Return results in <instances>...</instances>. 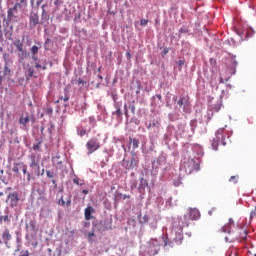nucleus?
<instances>
[{"label":"nucleus","instance_id":"f257e3e1","mask_svg":"<svg viewBox=\"0 0 256 256\" xmlns=\"http://www.w3.org/2000/svg\"><path fill=\"white\" fill-rule=\"evenodd\" d=\"M222 233H228V237H225L228 243H235V241H246L247 240V228L243 222H238L235 226V221L233 218H230L228 225H225L221 228Z\"/></svg>","mask_w":256,"mask_h":256},{"label":"nucleus","instance_id":"f03ea898","mask_svg":"<svg viewBox=\"0 0 256 256\" xmlns=\"http://www.w3.org/2000/svg\"><path fill=\"white\" fill-rule=\"evenodd\" d=\"M31 163L29 164V170H28V178L27 181H35L37 177H41V175L45 174V169H42L41 172V166L39 165V162L35 159V155L30 156Z\"/></svg>","mask_w":256,"mask_h":256},{"label":"nucleus","instance_id":"7ed1b4c3","mask_svg":"<svg viewBox=\"0 0 256 256\" xmlns=\"http://www.w3.org/2000/svg\"><path fill=\"white\" fill-rule=\"evenodd\" d=\"M173 101L179 105V107H183L184 113H190L191 112V101L189 95H184L177 100V96L173 97Z\"/></svg>","mask_w":256,"mask_h":256},{"label":"nucleus","instance_id":"20e7f679","mask_svg":"<svg viewBox=\"0 0 256 256\" xmlns=\"http://www.w3.org/2000/svg\"><path fill=\"white\" fill-rule=\"evenodd\" d=\"M100 147H101V144L99 143V139H97V138H91L86 143L88 155L95 153V151H97Z\"/></svg>","mask_w":256,"mask_h":256},{"label":"nucleus","instance_id":"39448f33","mask_svg":"<svg viewBox=\"0 0 256 256\" xmlns=\"http://www.w3.org/2000/svg\"><path fill=\"white\" fill-rule=\"evenodd\" d=\"M161 248V244H159L158 239H151L148 243V253L150 255H157L159 253V249Z\"/></svg>","mask_w":256,"mask_h":256},{"label":"nucleus","instance_id":"423d86ee","mask_svg":"<svg viewBox=\"0 0 256 256\" xmlns=\"http://www.w3.org/2000/svg\"><path fill=\"white\" fill-rule=\"evenodd\" d=\"M6 201L9 203L11 209H15V207H18L19 205V201H20L19 193L17 192L9 193Z\"/></svg>","mask_w":256,"mask_h":256},{"label":"nucleus","instance_id":"0eeeda50","mask_svg":"<svg viewBox=\"0 0 256 256\" xmlns=\"http://www.w3.org/2000/svg\"><path fill=\"white\" fill-rule=\"evenodd\" d=\"M223 133H225L224 129H220L216 133V138L212 142V147L214 151H217V147H219V143H223L225 141V136H223Z\"/></svg>","mask_w":256,"mask_h":256},{"label":"nucleus","instance_id":"6e6552de","mask_svg":"<svg viewBox=\"0 0 256 256\" xmlns=\"http://www.w3.org/2000/svg\"><path fill=\"white\" fill-rule=\"evenodd\" d=\"M122 165L128 171H131L132 169H135V167H137V165H139V161H137V158H135V156H133L130 161L129 160H123Z\"/></svg>","mask_w":256,"mask_h":256},{"label":"nucleus","instance_id":"1a4fd4ad","mask_svg":"<svg viewBox=\"0 0 256 256\" xmlns=\"http://www.w3.org/2000/svg\"><path fill=\"white\" fill-rule=\"evenodd\" d=\"M30 27H37L39 25V15L37 13L31 12L29 16Z\"/></svg>","mask_w":256,"mask_h":256},{"label":"nucleus","instance_id":"9d476101","mask_svg":"<svg viewBox=\"0 0 256 256\" xmlns=\"http://www.w3.org/2000/svg\"><path fill=\"white\" fill-rule=\"evenodd\" d=\"M92 213H95V208H93L92 206H88L87 208H85L84 217L86 221H91V219H93V215H91Z\"/></svg>","mask_w":256,"mask_h":256},{"label":"nucleus","instance_id":"9b49d317","mask_svg":"<svg viewBox=\"0 0 256 256\" xmlns=\"http://www.w3.org/2000/svg\"><path fill=\"white\" fill-rule=\"evenodd\" d=\"M2 241L5 243V245L9 244V241H11V233L9 232V229H5L2 233Z\"/></svg>","mask_w":256,"mask_h":256},{"label":"nucleus","instance_id":"f8f14e48","mask_svg":"<svg viewBox=\"0 0 256 256\" xmlns=\"http://www.w3.org/2000/svg\"><path fill=\"white\" fill-rule=\"evenodd\" d=\"M189 217L192 221H197L201 217V213L197 209H190Z\"/></svg>","mask_w":256,"mask_h":256},{"label":"nucleus","instance_id":"ddd939ff","mask_svg":"<svg viewBox=\"0 0 256 256\" xmlns=\"http://www.w3.org/2000/svg\"><path fill=\"white\" fill-rule=\"evenodd\" d=\"M16 13L12 12L11 10L7 11V21L8 23H17V16Z\"/></svg>","mask_w":256,"mask_h":256},{"label":"nucleus","instance_id":"4468645a","mask_svg":"<svg viewBox=\"0 0 256 256\" xmlns=\"http://www.w3.org/2000/svg\"><path fill=\"white\" fill-rule=\"evenodd\" d=\"M102 225H103V231H107L109 229H111L112 225H113V222L109 219H105L103 222H102Z\"/></svg>","mask_w":256,"mask_h":256},{"label":"nucleus","instance_id":"2eb2a0df","mask_svg":"<svg viewBox=\"0 0 256 256\" xmlns=\"http://www.w3.org/2000/svg\"><path fill=\"white\" fill-rule=\"evenodd\" d=\"M32 59H33V61L36 62V64H35L36 69H43V70L47 69V66L42 67L41 64H39V62H38L39 58H37V56L35 54L32 55Z\"/></svg>","mask_w":256,"mask_h":256},{"label":"nucleus","instance_id":"dca6fc26","mask_svg":"<svg viewBox=\"0 0 256 256\" xmlns=\"http://www.w3.org/2000/svg\"><path fill=\"white\" fill-rule=\"evenodd\" d=\"M14 46L16 47V49H18L20 53H23V42H21L20 39L14 41Z\"/></svg>","mask_w":256,"mask_h":256},{"label":"nucleus","instance_id":"f3484780","mask_svg":"<svg viewBox=\"0 0 256 256\" xmlns=\"http://www.w3.org/2000/svg\"><path fill=\"white\" fill-rule=\"evenodd\" d=\"M3 223H11V220L9 219V215H4V216H1V212H0V225H3Z\"/></svg>","mask_w":256,"mask_h":256},{"label":"nucleus","instance_id":"a211bd4d","mask_svg":"<svg viewBox=\"0 0 256 256\" xmlns=\"http://www.w3.org/2000/svg\"><path fill=\"white\" fill-rule=\"evenodd\" d=\"M18 9H21V3H16L14 7L8 9V11H11L12 13H18Z\"/></svg>","mask_w":256,"mask_h":256},{"label":"nucleus","instance_id":"6ab92c4d","mask_svg":"<svg viewBox=\"0 0 256 256\" xmlns=\"http://www.w3.org/2000/svg\"><path fill=\"white\" fill-rule=\"evenodd\" d=\"M23 162L14 164L12 171L13 173H19V170L21 169V165H23Z\"/></svg>","mask_w":256,"mask_h":256},{"label":"nucleus","instance_id":"aec40b11","mask_svg":"<svg viewBox=\"0 0 256 256\" xmlns=\"http://www.w3.org/2000/svg\"><path fill=\"white\" fill-rule=\"evenodd\" d=\"M148 186H149V183L147 182V180H145V178H141L139 189H145V187H148Z\"/></svg>","mask_w":256,"mask_h":256},{"label":"nucleus","instance_id":"412c9836","mask_svg":"<svg viewBox=\"0 0 256 256\" xmlns=\"http://www.w3.org/2000/svg\"><path fill=\"white\" fill-rule=\"evenodd\" d=\"M175 243H177V245H181V243H183V234H178L175 239H174Z\"/></svg>","mask_w":256,"mask_h":256},{"label":"nucleus","instance_id":"4be33fe9","mask_svg":"<svg viewBox=\"0 0 256 256\" xmlns=\"http://www.w3.org/2000/svg\"><path fill=\"white\" fill-rule=\"evenodd\" d=\"M19 123H20V125H24V127H25V125H27V123H29V118H28V116H26V117H20V119H19Z\"/></svg>","mask_w":256,"mask_h":256},{"label":"nucleus","instance_id":"5701e85b","mask_svg":"<svg viewBox=\"0 0 256 256\" xmlns=\"http://www.w3.org/2000/svg\"><path fill=\"white\" fill-rule=\"evenodd\" d=\"M130 141L132 143L133 149H137L139 147V139H137V138L132 139L130 137Z\"/></svg>","mask_w":256,"mask_h":256},{"label":"nucleus","instance_id":"b1692460","mask_svg":"<svg viewBox=\"0 0 256 256\" xmlns=\"http://www.w3.org/2000/svg\"><path fill=\"white\" fill-rule=\"evenodd\" d=\"M21 169H22L23 175L26 176V179H28L29 170H27V165H25V163L21 164Z\"/></svg>","mask_w":256,"mask_h":256},{"label":"nucleus","instance_id":"393cba45","mask_svg":"<svg viewBox=\"0 0 256 256\" xmlns=\"http://www.w3.org/2000/svg\"><path fill=\"white\" fill-rule=\"evenodd\" d=\"M149 221V215H144L142 218H140V224L145 225Z\"/></svg>","mask_w":256,"mask_h":256},{"label":"nucleus","instance_id":"a878e982","mask_svg":"<svg viewBox=\"0 0 256 256\" xmlns=\"http://www.w3.org/2000/svg\"><path fill=\"white\" fill-rule=\"evenodd\" d=\"M31 53L32 55H37L39 53V46H32Z\"/></svg>","mask_w":256,"mask_h":256},{"label":"nucleus","instance_id":"bb28decb","mask_svg":"<svg viewBox=\"0 0 256 256\" xmlns=\"http://www.w3.org/2000/svg\"><path fill=\"white\" fill-rule=\"evenodd\" d=\"M78 135H80V137H84V135H87V130L86 129L78 130Z\"/></svg>","mask_w":256,"mask_h":256},{"label":"nucleus","instance_id":"cd10ccee","mask_svg":"<svg viewBox=\"0 0 256 256\" xmlns=\"http://www.w3.org/2000/svg\"><path fill=\"white\" fill-rule=\"evenodd\" d=\"M73 183L75 184V185H80L81 187H83V185H85V183L84 182H79V178H74L73 179Z\"/></svg>","mask_w":256,"mask_h":256},{"label":"nucleus","instance_id":"c85d7f7f","mask_svg":"<svg viewBox=\"0 0 256 256\" xmlns=\"http://www.w3.org/2000/svg\"><path fill=\"white\" fill-rule=\"evenodd\" d=\"M113 115H117V117H121V115H123V112H121V108L116 109Z\"/></svg>","mask_w":256,"mask_h":256},{"label":"nucleus","instance_id":"c756f323","mask_svg":"<svg viewBox=\"0 0 256 256\" xmlns=\"http://www.w3.org/2000/svg\"><path fill=\"white\" fill-rule=\"evenodd\" d=\"M40 147H41V142H38L33 146V151H39Z\"/></svg>","mask_w":256,"mask_h":256},{"label":"nucleus","instance_id":"7c9ffc66","mask_svg":"<svg viewBox=\"0 0 256 256\" xmlns=\"http://www.w3.org/2000/svg\"><path fill=\"white\" fill-rule=\"evenodd\" d=\"M34 74H35V69L29 68L28 69V76L33 77Z\"/></svg>","mask_w":256,"mask_h":256},{"label":"nucleus","instance_id":"2f4dec72","mask_svg":"<svg viewBox=\"0 0 256 256\" xmlns=\"http://www.w3.org/2000/svg\"><path fill=\"white\" fill-rule=\"evenodd\" d=\"M147 23H149L148 20H145V19L140 20V25H141L142 27H145V25H147Z\"/></svg>","mask_w":256,"mask_h":256},{"label":"nucleus","instance_id":"473e14b6","mask_svg":"<svg viewBox=\"0 0 256 256\" xmlns=\"http://www.w3.org/2000/svg\"><path fill=\"white\" fill-rule=\"evenodd\" d=\"M237 179H239V176H231L230 181L232 183H237Z\"/></svg>","mask_w":256,"mask_h":256},{"label":"nucleus","instance_id":"72a5a7b5","mask_svg":"<svg viewBox=\"0 0 256 256\" xmlns=\"http://www.w3.org/2000/svg\"><path fill=\"white\" fill-rule=\"evenodd\" d=\"M20 256H29V251L28 250H22L20 252Z\"/></svg>","mask_w":256,"mask_h":256},{"label":"nucleus","instance_id":"f704fd0d","mask_svg":"<svg viewBox=\"0 0 256 256\" xmlns=\"http://www.w3.org/2000/svg\"><path fill=\"white\" fill-rule=\"evenodd\" d=\"M124 115L129 117V110L127 109V105H124Z\"/></svg>","mask_w":256,"mask_h":256},{"label":"nucleus","instance_id":"c9c22d12","mask_svg":"<svg viewBox=\"0 0 256 256\" xmlns=\"http://www.w3.org/2000/svg\"><path fill=\"white\" fill-rule=\"evenodd\" d=\"M60 99H61V101L64 100L65 102L69 101V94H65V96L61 97Z\"/></svg>","mask_w":256,"mask_h":256},{"label":"nucleus","instance_id":"e433bc0d","mask_svg":"<svg viewBox=\"0 0 256 256\" xmlns=\"http://www.w3.org/2000/svg\"><path fill=\"white\" fill-rule=\"evenodd\" d=\"M180 33H189V29H187L186 27H182L180 29Z\"/></svg>","mask_w":256,"mask_h":256},{"label":"nucleus","instance_id":"4c0bfd02","mask_svg":"<svg viewBox=\"0 0 256 256\" xmlns=\"http://www.w3.org/2000/svg\"><path fill=\"white\" fill-rule=\"evenodd\" d=\"M53 114V108L46 109V115H52Z\"/></svg>","mask_w":256,"mask_h":256},{"label":"nucleus","instance_id":"58836bf2","mask_svg":"<svg viewBox=\"0 0 256 256\" xmlns=\"http://www.w3.org/2000/svg\"><path fill=\"white\" fill-rule=\"evenodd\" d=\"M46 175L49 179H53V173L51 171H46Z\"/></svg>","mask_w":256,"mask_h":256},{"label":"nucleus","instance_id":"ea45409f","mask_svg":"<svg viewBox=\"0 0 256 256\" xmlns=\"http://www.w3.org/2000/svg\"><path fill=\"white\" fill-rule=\"evenodd\" d=\"M167 53H169V48H164V50L162 52V57H165V55H167Z\"/></svg>","mask_w":256,"mask_h":256},{"label":"nucleus","instance_id":"a19ab883","mask_svg":"<svg viewBox=\"0 0 256 256\" xmlns=\"http://www.w3.org/2000/svg\"><path fill=\"white\" fill-rule=\"evenodd\" d=\"M177 65H178V67H181L182 65H185V61L184 60H179L177 62Z\"/></svg>","mask_w":256,"mask_h":256},{"label":"nucleus","instance_id":"79ce46f5","mask_svg":"<svg viewBox=\"0 0 256 256\" xmlns=\"http://www.w3.org/2000/svg\"><path fill=\"white\" fill-rule=\"evenodd\" d=\"M20 5H24V7H27V0H20Z\"/></svg>","mask_w":256,"mask_h":256},{"label":"nucleus","instance_id":"37998d69","mask_svg":"<svg viewBox=\"0 0 256 256\" xmlns=\"http://www.w3.org/2000/svg\"><path fill=\"white\" fill-rule=\"evenodd\" d=\"M91 237H95V232L88 233V239H91Z\"/></svg>","mask_w":256,"mask_h":256},{"label":"nucleus","instance_id":"c03bdc74","mask_svg":"<svg viewBox=\"0 0 256 256\" xmlns=\"http://www.w3.org/2000/svg\"><path fill=\"white\" fill-rule=\"evenodd\" d=\"M78 85H85V81L83 79L78 80Z\"/></svg>","mask_w":256,"mask_h":256},{"label":"nucleus","instance_id":"a18cd8bd","mask_svg":"<svg viewBox=\"0 0 256 256\" xmlns=\"http://www.w3.org/2000/svg\"><path fill=\"white\" fill-rule=\"evenodd\" d=\"M151 127H157V123L153 122L152 124H149L148 129H151Z\"/></svg>","mask_w":256,"mask_h":256},{"label":"nucleus","instance_id":"49530a36","mask_svg":"<svg viewBox=\"0 0 256 256\" xmlns=\"http://www.w3.org/2000/svg\"><path fill=\"white\" fill-rule=\"evenodd\" d=\"M210 63H211L212 65H213V64L215 65V64L217 63V60H215V58H211V59H210Z\"/></svg>","mask_w":256,"mask_h":256},{"label":"nucleus","instance_id":"de8ad7c7","mask_svg":"<svg viewBox=\"0 0 256 256\" xmlns=\"http://www.w3.org/2000/svg\"><path fill=\"white\" fill-rule=\"evenodd\" d=\"M82 193H83L84 195H89V190L84 189V190H82Z\"/></svg>","mask_w":256,"mask_h":256},{"label":"nucleus","instance_id":"09e8293b","mask_svg":"<svg viewBox=\"0 0 256 256\" xmlns=\"http://www.w3.org/2000/svg\"><path fill=\"white\" fill-rule=\"evenodd\" d=\"M126 57H127L128 59H131V52L127 51V52H126Z\"/></svg>","mask_w":256,"mask_h":256},{"label":"nucleus","instance_id":"8fccbe9b","mask_svg":"<svg viewBox=\"0 0 256 256\" xmlns=\"http://www.w3.org/2000/svg\"><path fill=\"white\" fill-rule=\"evenodd\" d=\"M4 71H5V73H7V72L10 73L11 70H9V68L7 66H5Z\"/></svg>","mask_w":256,"mask_h":256},{"label":"nucleus","instance_id":"3c124183","mask_svg":"<svg viewBox=\"0 0 256 256\" xmlns=\"http://www.w3.org/2000/svg\"><path fill=\"white\" fill-rule=\"evenodd\" d=\"M130 109H131V112H132V113H135V106H134V105H132V106L130 107Z\"/></svg>","mask_w":256,"mask_h":256},{"label":"nucleus","instance_id":"603ef678","mask_svg":"<svg viewBox=\"0 0 256 256\" xmlns=\"http://www.w3.org/2000/svg\"><path fill=\"white\" fill-rule=\"evenodd\" d=\"M123 199H131V196L130 195H124Z\"/></svg>","mask_w":256,"mask_h":256},{"label":"nucleus","instance_id":"864d4df0","mask_svg":"<svg viewBox=\"0 0 256 256\" xmlns=\"http://www.w3.org/2000/svg\"><path fill=\"white\" fill-rule=\"evenodd\" d=\"M255 215H256L255 211H252L250 214V217L253 218V217H255Z\"/></svg>","mask_w":256,"mask_h":256},{"label":"nucleus","instance_id":"5fc2aeb1","mask_svg":"<svg viewBox=\"0 0 256 256\" xmlns=\"http://www.w3.org/2000/svg\"><path fill=\"white\" fill-rule=\"evenodd\" d=\"M188 226H189V223L181 224V227H188Z\"/></svg>","mask_w":256,"mask_h":256},{"label":"nucleus","instance_id":"6e6d98bb","mask_svg":"<svg viewBox=\"0 0 256 256\" xmlns=\"http://www.w3.org/2000/svg\"><path fill=\"white\" fill-rule=\"evenodd\" d=\"M157 99H159V101H161V99H162L161 94H158V95H157Z\"/></svg>","mask_w":256,"mask_h":256},{"label":"nucleus","instance_id":"4d7b16f0","mask_svg":"<svg viewBox=\"0 0 256 256\" xmlns=\"http://www.w3.org/2000/svg\"><path fill=\"white\" fill-rule=\"evenodd\" d=\"M0 37H3V32L1 31V23H0Z\"/></svg>","mask_w":256,"mask_h":256},{"label":"nucleus","instance_id":"13d9d810","mask_svg":"<svg viewBox=\"0 0 256 256\" xmlns=\"http://www.w3.org/2000/svg\"><path fill=\"white\" fill-rule=\"evenodd\" d=\"M220 83H225L222 77H220Z\"/></svg>","mask_w":256,"mask_h":256},{"label":"nucleus","instance_id":"bf43d9fd","mask_svg":"<svg viewBox=\"0 0 256 256\" xmlns=\"http://www.w3.org/2000/svg\"><path fill=\"white\" fill-rule=\"evenodd\" d=\"M69 205H71V200H69L68 202H67V206L69 207Z\"/></svg>","mask_w":256,"mask_h":256},{"label":"nucleus","instance_id":"052dcab7","mask_svg":"<svg viewBox=\"0 0 256 256\" xmlns=\"http://www.w3.org/2000/svg\"><path fill=\"white\" fill-rule=\"evenodd\" d=\"M98 78H100V80L102 81V79H103V76H101V75H98Z\"/></svg>","mask_w":256,"mask_h":256},{"label":"nucleus","instance_id":"680f3d73","mask_svg":"<svg viewBox=\"0 0 256 256\" xmlns=\"http://www.w3.org/2000/svg\"><path fill=\"white\" fill-rule=\"evenodd\" d=\"M61 201H62V205H65V201H63V198H61Z\"/></svg>","mask_w":256,"mask_h":256},{"label":"nucleus","instance_id":"e2e57ef3","mask_svg":"<svg viewBox=\"0 0 256 256\" xmlns=\"http://www.w3.org/2000/svg\"><path fill=\"white\" fill-rule=\"evenodd\" d=\"M0 197H3V192H0Z\"/></svg>","mask_w":256,"mask_h":256},{"label":"nucleus","instance_id":"0e129e2a","mask_svg":"<svg viewBox=\"0 0 256 256\" xmlns=\"http://www.w3.org/2000/svg\"><path fill=\"white\" fill-rule=\"evenodd\" d=\"M209 215H213V211H210V212H209Z\"/></svg>","mask_w":256,"mask_h":256},{"label":"nucleus","instance_id":"69168bd1","mask_svg":"<svg viewBox=\"0 0 256 256\" xmlns=\"http://www.w3.org/2000/svg\"><path fill=\"white\" fill-rule=\"evenodd\" d=\"M3 243V240L0 239V245Z\"/></svg>","mask_w":256,"mask_h":256},{"label":"nucleus","instance_id":"338daca9","mask_svg":"<svg viewBox=\"0 0 256 256\" xmlns=\"http://www.w3.org/2000/svg\"><path fill=\"white\" fill-rule=\"evenodd\" d=\"M184 219H187V216H184Z\"/></svg>","mask_w":256,"mask_h":256},{"label":"nucleus","instance_id":"774afa93","mask_svg":"<svg viewBox=\"0 0 256 256\" xmlns=\"http://www.w3.org/2000/svg\"><path fill=\"white\" fill-rule=\"evenodd\" d=\"M254 256H256V254Z\"/></svg>","mask_w":256,"mask_h":256}]
</instances>
